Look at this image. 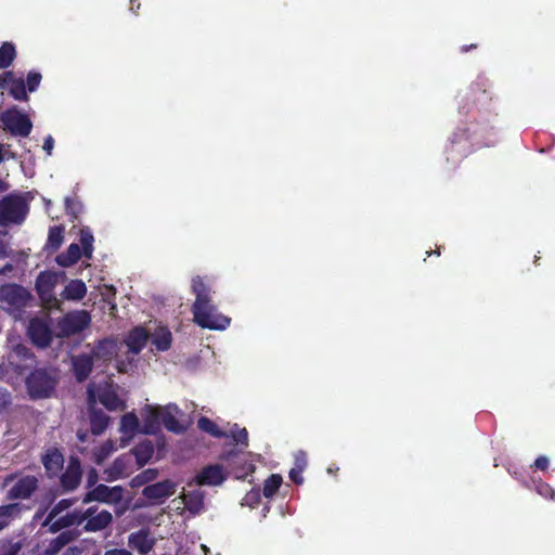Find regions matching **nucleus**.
<instances>
[{
    "instance_id": "b1692460",
    "label": "nucleus",
    "mask_w": 555,
    "mask_h": 555,
    "mask_svg": "<svg viewBox=\"0 0 555 555\" xmlns=\"http://www.w3.org/2000/svg\"><path fill=\"white\" fill-rule=\"evenodd\" d=\"M81 479V467L77 459H70L66 472L62 476V485L67 490L75 489Z\"/></svg>"
},
{
    "instance_id": "7c9ffc66",
    "label": "nucleus",
    "mask_w": 555,
    "mask_h": 555,
    "mask_svg": "<svg viewBox=\"0 0 555 555\" xmlns=\"http://www.w3.org/2000/svg\"><path fill=\"white\" fill-rule=\"evenodd\" d=\"M46 470L50 475H56L64 463L62 453L56 449H50L47 451L42 459Z\"/></svg>"
},
{
    "instance_id": "e433bc0d",
    "label": "nucleus",
    "mask_w": 555,
    "mask_h": 555,
    "mask_svg": "<svg viewBox=\"0 0 555 555\" xmlns=\"http://www.w3.org/2000/svg\"><path fill=\"white\" fill-rule=\"evenodd\" d=\"M197 426L203 431H206L215 437L227 436L228 434L220 430L218 426L207 417H201L197 422Z\"/></svg>"
},
{
    "instance_id": "cd10ccee",
    "label": "nucleus",
    "mask_w": 555,
    "mask_h": 555,
    "mask_svg": "<svg viewBox=\"0 0 555 555\" xmlns=\"http://www.w3.org/2000/svg\"><path fill=\"white\" fill-rule=\"evenodd\" d=\"M87 294V286L81 280H72L64 287L61 296L63 299L79 301Z\"/></svg>"
},
{
    "instance_id": "9b49d317",
    "label": "nucleus",
    "mask_w": 555,
    "mask_h": 555,
    "mask_svg": "<svg viewBox=\"0 0 555 555\" xmlns=\"http://www.w3.org/2000/svg\"><path fill=\"white\" fill-rule=\"evenodd\" d=\"M28 335L38 347L49 346L52 339V332L48 323V317L31 319L28 325Z\"/></svg>"
},
{
    "instance_id": "4d7b16f0",
    "label": "nucleus",
    "mask_w": 555,
    "mask_h": 555,
    "mask_svg": "<svg viewBox=\"0 0 555 555\" xmlns=\"http://www.w3.org/2000/svg\"><path fill=\"white\" fill-rule=\"evenodd\" d=\"M104 555H132V554L125 548H114V550L106 551L104 553Z\"/></svg>"
},
{
    "instance_id": "0e129e2a",
    "label": "nucleus",
    "mask_w": 555,
    "mask_h": 555,
    "mask_svg": "<svg viewBox=\"0 0 555 555\" xmlns=\"http://www.w3.org/2000/svg\"><path fill=\"white\" fill-rule=\"evenodd\" d=\"M66 206L69 209V199L68 198L66 199Z\"/></svg>"
},
{
    "instance_id": "4be33fe9",
    "label": "nucleus",
    "mask_w": 555,
    "mask_h": 555,
    "mask_svg": "<svg viewBox=\"0 0 555 555\" xmlns=\"http://www.w3.org/2000/svg\"><path fill=\"white\" fill-rule=\"evenodd\" d=\"M195 479L197 485L219 486L224 481L225 474L222 467L216 464L205 467Z\"/></svg>"
},
{
    "instance_id": "9d476101",
    "label": "nucleus",
    "mask_w": 555,
    "mask_h": 555,
    "mask_svg": "<svg viewBox=\"0 0 555 555\" xmlns=\"http://www.w3.org/2000/svg\"><path fill=\"white\" fill-rule=\"evenodd\" d=\"M1 120L5 129L15 135L27 137L33 128L29 118L16 109H9L4 112L1 115Z\"/></svg>"
},
{
    "instance_id": "f704fd0d",
    "label": "nucleus",
    "mask_w": 555,
    "mask_h": 555,
    "mask_svg": "<svg viewBox=\"0 0 555 555\" xmlns=\"http://www.w3.org/2000/svg\"><path fill=\"white\" fill-rule=\"evenodd\" d=\"M15 57V49L13 44L5 42L0 48V68H7L11 65Z\"/></svg>"
},
{
    "instance_id": "0eeeda50",
    "label": "nucleus",
    "mask_w": 555,
    "mask_h": 555,
    "mask_svg": "<svg viewBox=\"0 0 555 555\" xmlns=\"http://www.w3.org/2000/svg\"><path fill=\"white\" fill-rule=\"evenodd\" d=\"M91 317L86 310H76L67 313L59 320L55 327V335L68 337L82 332L89 326Z\"/></svg>"
},
{
    "instance_id": "c03bdc74",
    "label": "nucleus",
    "mask_w": 555,
    "mask_h": 555,
    "mask_svg": "<svg viewBox=\"0 0 555 555\" xmlns=\"http://www.w3.org/2000/svg\"><path fill=\"white\" fill-rule=\"evenodd\" d=\"M260 501V491L258 489H253L243 498V505L255 507Z\"/></svg>"
},
{
    "instance_id": "4468645a",
    "label": "nucleus",
    "mask_w": 555,
    "mask_h": 555,
    "mask_svg": "<svg viewBox=\"0 0 555 555\" xmlns=\"http://www.w3.org/2000/svg\"><path fill=\"white\" fill-rule=\"evenodd\" d=\"M160 413L162 406L158 405L146 404L141 409L142 434L152 435L159 430L162 424Z\"/></svg>"
},
{
    "instance_id": "e2e57ef3",
    "label": "nucleus",
    "mask_w": 555,
    "mask_h": 555,
    "mask_svg": "<svg viewBox=\"0 0 555 555\" xmlns=\"http://www.w3.org/2000/svg\"><path fill=\"white\" fill-rule=\"evenodd\" d=\"M85 438H86V435H85V434H81V435L79 434V439H80L81 441H85Z\"/></svg>"
},
{
    "instance_id": "2f4dec72",
    "label": "nucleus",
    "mask_w": 555,
    "mask_h": 555,
    "mask_svg": "<svg viewBox=\"0 0 555 555\" xmlns=\"http://www.w3.org/2000/svg\"><path fill=\"white\" fill-rule=\"evenodd\" d=\"M81 248L78 244H70L67 248V250L63 254H60L56 257V262L61 267H70L72 264L76 263L80 257H81Z\"/></svg>"
},
{
    "instance_id": "72a5a7b5",
    "label": "nucleus",
    "mask_w": 555,
    "mask_h": 555,
    "mask_svg": "<svg viewBox=\"0 0 555 555\" xmlns=\"http://www.w3.org/2000/svg\"><path fill=\"white\" fill-rule=\"evenodd\" d=\"M117 450L116 443L112 440L105 441L93 451L94 460L98 464L104 462L112 453Z\"/></svg>"
},
{
    "instance_id": "4c0bfd02",
    "label": "nucleus",
    "mask_w": 555,
    "mask_h": 555,
    "mask_svg": "<svg viewBox=\"0 0 555 555\" xmlns=\"http://www.w3.org/2000/svg\"><path fill=\"white\" fill-rule=\"evenodd\" d=\"M93 235L91 231L88 228L80 230V243L82 245L83 255L87 258L91 257L92 250H93Z\"/></svg>"
},
{
    "instance_id": "c9c22d12",
    "label": "nucleus",
    "mask_w": 555,
    "mask_h": 555,
    "mask_svg": "<svg viewBox=\"0 0 555 555\" xmlns=\"http://www.w3.org/2000/svg\"><path fill=\"white\" fill-rule=\"evenodd\" d=\"M17 511L18 507L16 504L0 506V531L10 524Z\"/></svg>"
},
{
    "instance_id": "2eb2a0df",
    "label": "nucleus",
    "mask_w": 555,
    "mask_h": 555,
    "mask_svg": "<svg viewBox=\"0 0 555 555\" xmlns=\"http://www.w3.org/2000/svg\"><path fill=\"white\" fill-rule=\"evenodd\" d=\"M121 487H108L105 485H99L86 495V498L83 499V503H88L90 501H100L113 504L119 502L121 500Z\"/></svg>"
},
{
    "instance_id": "680f3d73",
    "label": "nucleus",
    "mask_w": 555,
    "mask_h": 555,
    "mask_svg": "<svg viewBox=\"0 0 555 555\" xmlns=\"http://www.w3.org/2000/svg\"><path fill=\"white\" fill-rule=\"evenodd\" d=\"M94 479H95V473L92 472V476L89 479V483L93 482Z\"/></svg>"
},
{
    "instance_id": "f3484780",
    "label": "nucleus",
    "mask_w": 555,
    "mask_h": 555,
    "mask_svg": "<svg viewBox=\"0 0 555 555\" xmlns=\"http://www.w3.org/2000/svg\"><path fill=\"white\" fill-rule=\"evenodd\" d=\"M142 427L139 417L133 412L122 415L119 425V431L122 434L120 447H125L137 435L142 434Z\"/></svg>"
},
{
    "instance_id": "c85d7f7f",
    "label": "nucleus",
    "mask_w": 555,
    "mask_h": 555,
    "mask_svg": "<svg viewBox=\"0 0 555 555\" xmlns=\"http://www.w3.org/2000/svg\"><path fill=\"white\" fill-rule=\"evenodd\" d=\"M152 344L158 351H166L170 348L172 336L167 327L158 326L153 333H150Z\"/></svg>"
},
{
    "instance_id": "ddd939ff",
    "label": "nucleus",
    "mask_w": 555,
    "mask_h": 555,
    "mask_svg": "<svg viewBox=\"0 0 555 555\" xmlns=\"http://www.w3.org/2000/svg\"><path fill=\"white\" fill-rule=\"evenodd\" d=\"M12 350L8 354L9 364L18 373L30 367L34 363L33 356L25 345L10 340Z\"/></svg>"
},
{
    "instance_id": "7ed1b4c3",
    "label": "nucleus",
    "mask_w": 555,
    "mask_h": 555,
    "mask_svg": "<svg viewBox=\"0 0 555 555\" xmlns=\"http://www.w3.org/2000/svg\"><path fill=\"white\" fill-rule=\"evenodd\" d=\"M75 503V500L64 499L56 503L50 511L44 525H49L51 531L56 532L63 528L79 525L83 521L81 512H66Z\"/></svg>"
},
{
    "instance_id": "6ab92c4d",
    "label": "nucleus",
    "mask_w": 555,
    "mask_h": 555,
    "mask_svg": "<svg viewBox=\"0 0 555 555\" xmlns=\"http://www.w3.org/2000/svg\"><path fill=\"white\" fill-rule=\"evenodd\" d=\"M83 515V520L87 519V524L85 525L86 531L95 532L106 528L112 522V514L107 511H101L98 514L93 515V509L88 508Z\"/></svg>"
},
{
    "instance_id": "412c9836",
    "label": "nucleus",
    "mask_w": 555,
    "mask_h": 555,
    "mask_svg": "<svg viewBox=\"0 0 555 555\" xmlns=\"http://www.w3.org/2000/svg\"><path fill=\"white\" fill-rule=\"evenodd\" d=\"M181 410L176 404L162 406L160 420L164 426L173 433H181L184 427L180 423Z\"/></svg>"
},
{
    "instance_id": "20e7f679",
    "label": "nucleus",
    "mask_w": 555,
    "mask_h": 555,
    "mask_svg": "<svg viewBox=\"0 0 555 555\" xmlns=\"http://www.w3.org/2000/svg\"><path fill=\"white\" fill-rule=\"evenodd\" d=\"M150 337V332L145 328L138 326L129 332L124 343L128 348V356L126 360L116 359V369L120 373H128L133 367L134 356L138 354L146 345Z\"/></svg>"
},
{
    "instance_id": "bb28decb",
    "label": "nucleus",
    "mask_w": 555,
    "mask_h": 555,
    "mask_svg": "<svg viewBox=\"0 0 555 555\" xmlns=\"http://www.w3.org/2000/svg\"><path fill=\"white\" fill-rule=\"evenodd\" d=\"M37 488V479L33 476L21 478L10 490L13 499H26Z\"/></svg>"
},
{
    "instance_id": "37998d69",
    "label": "nucleus",
    "mask_w": 555,
    "mask_h": 555,
    "mask_svg": "<svg viewBox=\"0 0 555 555\" xmlns=\"http://www.w3.org/2000/svg\"><path fill=\"white\" fill-rule=\"evenodd\" d=\"M255 469V466L251 461L244 460L241 467L235 469V476L237 479H244L247 477L248 474L253 473Z\"/></svg>"
},
{
    "instance_id": "aec40b11",
    "label": "nucleus",
    "mask_w": 555,
    "mask_h": 555,
    "mask_svg": "<svg viewBox=\"0 0 555 555\" xmlns=\"http://www.w3.org/2000/svg\"><path fill=\"white\" fill-rule=\"evenodd\" d=\"M1 86L16 100H27L25 82L22 76L16 77L12 72H7L1 77Z\"/></svg>"
},
{
    "instance_id": "5701e85b",
    "label": "nucleus",
    "mask_w": 555,
    "mask_h": 555,
    "mask_svg": "<svg viewBox=\"0 0 555 555\" xmlns=\"http://www.w3.org/2000/svg\"><path fill=\"white\" fill-rule=\"evenodd\" d=\"M154 542V538L151 537L149 531L144 529L131 533L128 538L129 546L137 550L142 555H145L152 551Z\"/></svg>"
},
{
    "instance_id": "de8ad7c7",
    "label": "nucleus",
    "mask_w": 555,
    "mask_h": 555,
    "mask_svg": "<svg viewBox=\"0 0 555 555\" xmlns=\"http://www.w3.org/2000/svg\"><path fill=\"white\" fill-rule=\"evenodd\" d=\"M9 256H10V251H9L8 233L0 232V258H5Z\"/></svg>"
},
{
    "instance_id": "a211bd4d",
    "label": "nucleus",
    "mask_w": 555,
    "mask_h": 555,
    "mask_svg": "<svg viewBox=\"0 0 555 555\" xmlns=\"http://www.w3.org/2000/svg\"><path fill=\"white\" fill-rule=\"evenodd\" d=\"M172 503L183 504L191 514L197 515L204 508V492L201 489L190 490L173 500Z\"/></svg>"
},
{
    "instance_id": "603ef678",
    "label": "nucleus",
    "mask_w": 555,
    "mask_h": 555,
    "mask_svg": "<svg viewBox=\"0 0 555 555\" xmlns=\"http://www.w3.org/2000/svg\"><path fill=\"white\" fill-rule=\"evenodd\" d=\"M53 147H54V140L51 135H48L43 142V150L47 152L48 155H51Z\"/></svg>"
},
{
    "instance_id": "dca6fc26",
    "label": "nucleus",
    "mask_w": 555,
    "mask_h": 555,
    "mask_svg": "<svg viewBox=\"0 0 555 555\" xmlns=\"http://www.w3.org/2000/svg\"><path fill=\"white\" fill-rule=\"evenodd\" d=\"M177 483L171 480H164L146 486L142 494L154 503H163L167 498L176 492Z\"/></svg>"
},
{
    "instance_id": "79ce46f5",
    "label": "nucleus",
    "mask_w": 555,
    "mask_h": 555,
    "mask_svg": "<svg viewBox=\"0 0 555 555\" xmlns=\"http://www.w3.org/2000/svg\"><path fill=\"white\" fill-rule=\"evenodd\" d=\"M63 241L62 230L60 228H52L49 231L48 244L56 249L61 246Z\"/></svg>"
},
{
    "instance_id": "09e8293b",
    "label": "nucleus",
    "mask_w": 555,
    "mask_h": 555,
    "mask_svg": "<svg viewBox=\"0 0 555 555\" xmlns=\"http://www.w3.org/2000/svg\"><path fill=\"white\" fill-rule=\"evenodd\" d=\"M307 466V455L302 451H298L295 454V466L293 468H297L299 473H302Z\"/></svg>"
},
{
    "instance_id": "13d9d810",
    "label": "nucleus",
    "mask_w": 555,
    "mask_h": 555,
    "mask_svg": "<svg viewBox=\"0 0 555 555\" xmlns=\"http://www.w3.org/2000/svg\"><path fill=\"white\" fill-rule=\"evenodd\" d=\"M80 552L77 548H68L63 555H79Z\"/></svg>"
},
{
    "instance_id": "6e6552de",
    "label": "nucleus",
    "mask_w": 555,
    "mask_h": 555,
    "mask_svg": "<svg viewBox=\"0 0 555 555\" xmlns=\"http://www.w3.org/2000/svg\"><path fill=\"white\" fill-rule=\"evenodd\" d=\"M26 384L31 398H46L54 390L56 380L47 371L38 370L30 374Z\"/></svg>"
},
{
    "instance_id": "39448f33",
    "label": "nucleus",
    "mask_w": 555,
    "mask_h": 555,
    "mask_svg": "<svg viewBox=\"0 0 555 555\" xmlns=\"http://www.w3.org/2000/svg\"><path fill=\"white\" fill-rule=\"evenodd\" d=\"M89 405H95L98 402L103 404L109 411H122L126 409V402L121 399L113 385H94L88 387Z\"/></svg>"
},
{
    "instance_id": "f257e3e1",
    "label": "nucleus",
    "mask_w": 555,
    "mask_h": 555,
    "mask_svg": "<svg viewBox=\"0 0 555 555\" xmlns=\"http://www.w3.org/2000/svg\"><path fill=\"white\" fill-rule=\"evenodd\" d=\"M192 289L196 296L192 311L194 322L204 328L223 331L230 325V318L218 312L211 305L210 291L201 278L192 281Z\"/></svg>"
},
{
    "instance_id": "ea45409f",
    "label": "nucleus",
    "mask_w": 555,
    "mask_h": 555,
    "mask_svg": "<svg viewBox=\"0 0 555 555\" xmlns=\"http://www.w3.org/2000/svg\"><path fill=\"white\" fill-rule=\"evenodd\" d=\"M69 541L67 533H61L59 537L50 542V545L44 551L46 555H55L67 542Z\"/></svg>"
},
{
    "instance_id": "f03ea898",
    "label": "nucleus",
    "mask_w": 555,
    "mask_h": 555,
    "mask_svg": "<svg viewBox=\"0 0 555 555\" xmlns=\"http://www.w3.org/2000/svg\"><path fill=\"white\" fill-rule=\"evenodd\" d=\"M28 194H10L0 201V224H21L28 215Z\"/></svg>"
},
{
    "instance_id": "1a4fd4ad",
    "label": "nucleus",
    "mask_w": 555,
    "mask_h": 555,
    "mask_svg": "<svg viewBox=\"0 0 555 555\" xmlns=\"http://www.w3.org/2000/svg\"><path fill=\"white\" fill-rule=\"evenodd\" d=\"M29 300V293L16 284L4 285L0 288V301L10 312L25 307Z\"/></svg>"
},
{
    "instance_id": "a18cd8bd",
    "label": "nucleus",
    "mask_w": 555,
    "mask_h": 555,
    "mask_svg": "<svg viewBox=\"0 0 555 555\" xmlns=\"http://www.w3.org/2000/svg\"><path fill=\"white\" fill-rule=\"evenodd\" d=\"M41 81V75L36 72H30L27 76V87L30 92H34Z\"/></svg>"
},
{
    "instance_id": "864d4df0",
    "label": "nucleus",
    "mask_w": 555,
    "mask_h": 555,
    "mask_svg": "<svg viewBox=\"0 0 555 555\" xmlns=\"http://www.w3.org/2000/svg\"><path fill=\"white\" fill-rule=\"evenodd\" d=\"M9 158H14V154L12 152H10L8 149H5V146L2 143H0V164L4 159H9Z\"/></svg>"
},
{
    "instance_id": "6e6d98bb",
    "label": "nucleus",
    "mask_w": 555,
    "mask_h": 555,
    "mask_svg": "<svg viewBox=\"0 0 555 555\" xmlns=\"http://www.w3.org/2000/svg\"><path fill=\"white\" fill-rule=\"evenodd\" d=\"M534 466L542 470L546 469L548 466V459L545 456L538 457L534 462Z\"/></svg>"
},
{
    "instance_id": "393cba45",
    "label": "nucleus",
    "mask_w": 555,
    "mask_h": 555,
    "mask_svg": "<svg viewBox=\"0 0 555 555\" xmlns=\"http://www.w3.org/2000/svg\"><path fill=\"white\" fill-rule=\"evenodd\" d=\"M73 367L76 378L82 382L89 376L91 370L95 367V363L91 354H79L73 358Z\"/></svg>"
},
{
    "instance_id": "f8f14e48",
    "label": "nucleus",
    "mask_w": 555,
    "mask_h": 555,
    "mask_svg": "<svg viewBox=\"0 0 555 555\" xmlns=\"http://www.w3.org/2000/svg\"><path fill=\"white\" fill-rule=\"evenodd\" d=\"M118 345L115 340L103 339L100 340L91 351V357L95 363L96 369L106 366L111 360L117 354Z\"/></svg>"
},
{
    "instance_id": "a19ab883",
    "label": "nucleus",
    "mask_w": 555,
    "mask_h": 555,
    "mask_svg": "<svg viewBox=\"0 0 555 555\" xmlns=\"http://www.w3.org/2000/svg\"><path fill=\"white\" fill-rule=\"evenodd\" d=\"M157 475L158 473L156 469H145L132 479L131 485L133 487H140L156 479Z\"/></svg>"
},
{
    "instance_id": "49530a36",
    "label": "nucleus",
    "mask_w": 555,
    "mask_h": 555,
    "mask_svg": "<svg viewBox=\"0 0 555 555\" xmlns=\"http://www.w3.org/2000/svg\"><path fill=\"white\" fill-rule=\"evenodd\" d=\"M230 434L236 443H238V442L244 443L247 440V430L245 428L238 429L237 426L234 425L231 428Z\"/></svg>"
},
{
    "instance_id": "58836bf2",
    "label": "nucleus",
    "mask_w": 555,
    "mask_h": 555,
    "mask_svg": "<svg viewBox=\"0 0 555 555\" xmlns=\"http://www.w3.org/2000/svg\"><path fill=\"white\" fill-rule=\"evenodd\" d=\"M282 483V477L280 475H271L264 482L263 495L271 498L275 494Z\"/></svg>"
},
{
    "instance_id": "8fccbe9b",
    "label": "nucleus",
    "mask_w": 555,
    "mask_h": 555,
    "mask_svg": "<svg viewBox=\"0 0 555 555\" xmlns=\"http://www.w3.org/2000/svg\"><path fill=\"white\" fill-rule=\"evenodd\" d=\"M11 403L10 393L5 389L0 388V413L3 412Z\"/></svg>"
},
{
    "instance_id": "052dcab7",
    "label": "nucleus",
    "mask_w": 555,
    "mask_h": 555,
    "mask_svg": "<svg viewBox=\"0 0 555 555\" xmlns=\"http://www.w3.org/2000/svg\"><path fill=\"white\" fill-rule=\"evenodd\" d=\"M10 270H12V266L8 264V266H5V267L3 268V270H2V271H0V273L5 272V271H10Z\"/></svg>"
},
{
    "instance_id": "c756f323",
    "label": "nucleus",
    "mask_w": 555,
    "mask_h": 555,
    "mask_svg": "<svg viewBox=\"0 0 555 555\" xmlns=\"http://www.w3.org/2000/svg\"><path fill=\"white\" fill-rule=\"evenodd\" d=\"M90 406V422L93 435H101L109 424V416L101 410L95 409V405Z\"/></svg>"
},
{
    "instance_id": "5fc2aeb1",
    "label": "nucleus",
    "mask_w": 555,
    "mask_h": 555,
    "mask_svg": "<svg viewBox=\"0 0 555 555\" xmlns=\"http://www.w3.org/2000/svg\"><path fill=\"white\" fill-rule=\"evenodd\" d=\"M289 478L295 482V483H301L304 481V478L301 476V473H299V470L297 468H292L291 472H289Z\"/></svg>"
},
{
    "instance_id": "3c124183",
    "label": "nucleus",
    "mask_w": 555,
    "mask_h": 555,
    "mask_svg": "<svg viewBox=\"0 0 555 555\" xmlns=\"http://www.w3.org/2000/svg\"><path fill=\"white\" fill-rule=\"evenodd\" d=\"M537 491L539 492L540 495L542 496H545V498H552L554 499L555 498V492L553 491V489H551V487L548 485H545V483H541L537 487Z\"/></svg>"
},
{
    "instance_id": "bf43d9fd",
    "label": "nucleus",
    "mask_w": 555,
    "mask_h": 555,
    "mask_svg": "<svg viewBox=\"0 0 555 555\" xmlns=\"http://www.w3.org/2000/svg\"><path fill=\"white\" fill-rule=\"evenodd\" d=\"M199 547L204 552L205 555H209L210 554V551H209V548L206 545L201 544Z\"/></svg>"
},
{
    "instance_id": "a878e982",
    "label": "nucleus",
    "mask_w": 555,
    "mask_h": 555,
    "mask_svg": "<svg viewBox=\"0 0 555 555\" xmlns=\"http://www.w3.org/2000/svg\"><path fill=\"white\" fill-rule=\"evenodd\" d=\"M131 473V456L122 455L115 460L113 465L105 470L107 479L115 480L128 476Z\"/></svg>"
},
{
    "instance_id": "473e14b6",
    "label": "nucleus",
    "mask_w": 555,
    "mask_h": 555,
    "mask_svg": "<svg viewBox=\"0 0 555 555\" xmlns=\"http://www.w3.org/2000/svg\"><path fill=\"white\" fill-rule=\"evenodd\" d=\"M153 454L154 446L150 440H144L140 442L133 449V455L139 466L145 465L152 459Z\"/></svg>"
},
{
    "instance_id": "423d86ee",
    "label": "nucleus",
    "mask_w": 555,
    "mask_h": 555,
    "mask_svg": "<svg viewBox=\"0 0 555 555\" xmlns=\"http://www.w3.org/2000/svg\"><path fill=\"white\" fill-rule=\"evenodd\" d=\"M64 275L63 272L51 271L41 272L36 281L38 295L47 308H60V301L55 296V287L59 280Z\"/></svg>"
}]
</instances>
